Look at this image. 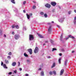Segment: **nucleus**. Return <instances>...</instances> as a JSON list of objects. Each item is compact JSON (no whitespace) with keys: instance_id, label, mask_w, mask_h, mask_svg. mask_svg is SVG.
I'll return each mask as SVG.
<instances>
[{"instance_id":"1","label":"nucleus","mask_w":76,"mask_h":76,"mask_svg":"<svg viewBox=\"0 0 76 76\" xmlns=\"http://www.w3.org/2000/svg\"><path fill=\"white\" fill-rule=\"evenodd\" d=\"M34 36L33 35L30 34L29 35V39L30 41H32V40H33L34 39Z\"/></svg>"},{"instance_id":"2","label":"nucleus","mask_w":76,"mask_h":76,"mask_svg":"<svg viewBox=\"0 0 76 76\" xmlns=\"http://www.w3.org/2000/svg\"><path fill=\"white\" fill-rule=\"evenodd\" d=\"M64 17L61 18L59 19V22L61 23L63 22L64 21Z\"/></svg>"},{"instance_id":"3","label":"nucleus","mask_w":76,"mask_h":76,"mask_svg":"<svg viewBox=\"0 0 76 76\" xmlns=\"http://www.w3.org/2000/svg\"><path fill=\"white\" fill-rule=\"evenodd\" d=\"M19 38V35L18 34H16L15 36V39H18Z\"/></svg>"},{"instance_id":"4","label":"nucleus","mask_w":76,"mask_h":76,"mask_svg":"<svg viewBox=\"0 0 76 76\" xmlns=\"http://www.w3.org/2000/svg\"><path fill=\"white\" fill-rule=\"evenodd\" d=\"M34 53H37L38 52V48L36 47L34 50Z\"/></svg>"},{"instance_id":"5","label":"nucleus","mask_w":76,"mask_h":76,"mask_svg":"<svg viewBox=\"0 0 76 76\" xmlns=\"http://www.w3.org/2000/svg\"><path fill=\"white\" fill-rule=\"evenodd\" d=\"M51 4L53 6H55L57 4V3L55 2H52L51 3Z\"/></svg>"},{"instance_id":"6","label":"nucleus","mask_w":76,"mask_h":76,"mask_svg":"<svg viewBox=\"0 0 76 76\" xmlns=\"http://www.w3.org/2000/svg\"><path fill=\"white\" fill-rule=\"evenodd\" d=\"M51 26H50L49 27V28L48 29V32H49V34H50V33H51Z\"/></svg>"},{"instance_id":"7","label":"nucleus","mask_w":76,"mask_h":76,"mask_svg":"<svg viewBox=\"0 0 76 76\" xmlns=\"http://www.w3.org/2000/svg\"><path fill=\"white\" fill-rule=\"evenodd\" d=\"M45 6L46 7H48V8H50V7H51V5L48 4H47L45 5Z\"/></svg>"},{"instance_id":"8","label":"nucleus","mask_w":76,"mask_h":76,"mask_svg":"<svg viewBox=\"0 0 76 76\" xmlns=\"http://www.w3.org/2000/svg\"><path fill=\"white\" fill-rule=\"evenodd\" d=\"M28 52H29L30 53V54H32V49H29L28 50Z\"/></svg>"},{"instance_id":"9","label":"nucleus","mask_w":76,"mask_h":76,"mask_svg":"<svg viewBox=\"0 0 76 76\" xmlns=\"http://www.w3.org/2000/svg\"><path fill=\"white\" fill-rule=\"evenodd\" d=\"M37 34L40 37V38H44V37L42 36V35H40L39 34L37 33Z\"/></svg>"},{"instance_id":"10","label":"nucleus","mask_w":76,"mask_h":76,"mask_svg":"<svg viewBox=\"0 0 76 76\" xmlns=\"http://www.w3.org/2000/svg\"><path fill=\"white\" fill-rule=\"evenodd\" d=\"M63 73H64V69H62L61 71L60 75H62Z\"/></svg>"},{"instance_id":"11","label":"nucleus","mask_w":76,"mask_h":76,"mask_svg":"<svg viewBox=\"0 0 76 76\" xmlns=\"http://www.w3.org/2000/svg\"><path fill=\"white\" fill-rule=\"evenodd\" d=\"M16 65V63L15 62H13L12 64V66H15Z\"/></svg>"},{"instance_id":"12","label":"nucleus","mask_w":76,"mask_h":76,"mask_svg":"<svg viewBox=\"0 0 76 76\" xmlns=\"http://www.w3.org/2000/svg\"><path fill=\"white\" fill-rule=\"evenodd\" d=\"M41 76H44V74L43 71H42L41 72Z\"/></svg>"},{"instance_id":"13","label":"nucleus","mask_w":76,"mask_h":76,"mask_svg":"<svg viewBox=\"0 0 76 76\" xmlns=\"http://www.w3.org/2000/svg\"><path fill=\"white\" fill-rule=\"evenodd\" d=\"M26 15L28 19H29L30 18V15H28V14H26Z\"/></svg>"},{"instance_id":"14","label":"nucleus","mask_w":76,"mask_h":76,"mask_svg":"<svg viewBox=\"0 0 76 76\" xmlns=\"http://www.w3.org/2000/svg\"><path fill=\"white\" fill-rule=\"evenodd\" d=\"M3 66L4 69H7V67L6 66V65L5 64H3Z\"/></svg>"},{"instance_id":"15","label":"nucleus","mask_w":76,"mask_h":76,"mask_svg":"<svg viewBox=\"0 0 76 76\" xmlns=\"http://www.w3.org/2000/svg\"><path fill=\"white\" fill-rule=\"evenodd\" d=\"M68 37L69 38H72V39H75V37H74L72 36L71 35L68 36Z\"/></svg>"},{"instance_id":"16","label":"nucleus","mask_w":76,"mask_h":76,"mask_svg":"<svg viewBox=\"0 0 76 76\" xmlns=\"http://www.w3.org/2000/svg\"><path fill=\"white\" fill-rule=\"evenodd\" d=\"M60 40L61 41H63V34H62L60 37Z\"/></svg>"},{"instance_id":"17","label":"nucleus","mask_w":76,"mask_h":76,"mask_svg":"<svg viewBox=\"0 0 76 76\" xmlns=\"http://www.w3.org/2000/svg\"><path fill=\"white\" fill-rule=\"evenodd\" d=\"M67 61L68 60L67 59H66L65 61V66H66V65H67Z\"/></svg>"},{"instance_id":"18","label":"nucleus","mask_w":76,"mask_h":76,"mask_svg":"<svg viewBox=\"0 0 76 76\" xmlns=\"http://www.w3.org/2000/svg\"><path fill=\"white\" fill-rule=\"evenodd\" d=\"M11 2L14 4H15V0H11Z\"/></svg>"},{"instance_id":"19","label":"nucleus","mask_w":76,"mask_h":76,"mask_svg":"<svg viewBox=\"0 0 76 76\" xmlns=\"http://www.w3.org/2000/svg\"><path fill=\"white\" fill-rule=\"evenodd\" d=\"M53 74L55 75H56V71L54 70L53 71Z\"/></svg>"},{"instance_id":"20","label":"nucleus","mask_w":76,"mask_h":76,"mask_svg":"<svg viewBox=\"0 0 76 76\" xmlns=\"http://www.w3.org/2000/svg\"><path fill=\"white\" fill-rule=\"evenodd\" d=\"M15 28H16V29H19V26L17 25L15 26Z\"/></svg>"},{"instance_id":"21","label":"nucleus","mask_w":76,"mask_h":76,"mask_svg":"<svg viewBox=\"0 0 76 76\" xmlns=\"http://www.w3.org/2000/svg\"><path fill=\"white\" fill-rule=\"evenodd\" d=\"M55 63H54L52 66L51 68H53V67H54L55 66Z\"/></svg>"},{"instance_id":"22","label":"nucleus","mask_w":76,"mask_h":76,"mask_svg":"<svg viewBox=\"0 0 76 76\" xmlns=\"http://www.w3.org/2000/svg\"><path fill=\"white\" fill-rule=\"evenodd\" d=\"M58 62L59 64H61V58H59L58 60Z\"/></svg>"},{"instance_id":"23","label":"nucleus","mask_w":76,"mask_h":76,"mask_svg":"<svg viewBox=\"0 0 76 76\" xmlns=\"http://www.w3.org/2000/svg\"><path fill=\"white\" fill-rule=\"evenodd\" d=\"M5 62L6 64H8L9 61L7 60H5Z\"/></svg>"},{"instance_id":"24","label":"nucleus","mask_w":76,"mask_h":76,"mask_svg":"<svg viewBox=\"0 0 76 76\" xmlns=\"http://www.w3.org/2000/svg\"><path fill=\"white\" fill-rule=\"evenodd\" d=\"M40 14L41 15H44V13L43 12H41L40 13Z\"/></svg>"},{"instance_id":"25","label":"nucleus","mask_w":76,"mask_h":76,"mask_svg":"<svg viewBox=\"0 0 76 76\" xmlns=\"http://www.w3.org/2000/svg\"><path fill=\"white\" fill-rule=\"evenodd\" d=\"M24 55L25 57H28V55H27V54H26L25 53H24Z\"/></svg>"},{"instance_id":"26","label":"nucleus","mask_w":76,"mask_h":76,"mask_svg":"<svg viewBox=\"0 0 76 76\" xmlns=\"http://www.w3.org/2000/svg\"><path fill=\"white\" fill-rule=\"evenodd\" d=\"M54 50H56L57 49L56 48H53V50H52V51H54Z\"/></svg>"},{"instance_id":"27","label":"nucleus","mask_w":76,"mask_h":76,"mask_svg":"<svg viewBox=\"0 0 76 76\" xmlns=\"http://www.w3.org/2000/svg\"><path fill=\"white\" fill-rule=\"evenodd\" d=\"M14 73H17V70H15L13 71Z\"/></svg>"},{"instance_id":"28","label":"nucleus","mask_w":76,"mask_h":76,"mask_svg":"<svg viewBox=\"0 0 76 76\" xmlns=\"http://www.w3.org/2000/svg\"><path fill=\"white\" fill-rule=\"evenodd\" d=\"M71 12H72V11H70L68 12V14L69 15H70V13H71Z\"/></svg>"},{"instance_id":"29","label":"nucleus","mask_w":76,"mask_h":76,"mask_svg":"<svg viewBox=\"0 0 76 76\" xmlns=\"http://www.w3.org/2000/svg\"><path fill=\"white\" fill-rule=\"evenodd\" d=\"M44 15L45 16V18H47V14H45Z\"/></svg>"},{"instance_id":"30","label":"nucleus","mask_w":76,"mask_h":76,"mask_svg":"<svg viewBox=\"0 0 76 76\" xmlns=\"http://www.w3.org/2000/svg\"><path fill=\"white\" fill-rule=\"evenodd\" d=\"M8 54L9 55V56H11V55H12V53L10 52L8 53Z\"/></svg>"},{"instance_id":"31","label":"nucleus","mask_w":76,"mask_h":76,"mask_svg":"<svg viewBox=\"0 0 76 76\" xmlns=\"http://www.w3.org/2000/svg\"><path fill=\"white\" fill-rule=\"evenodd\" d=\"M49 74H50V75H52L53 74V73L52 72H49Z\"/></svg>"},{"instance_id":"32","label":"nucleus","mask_w":76,"mask_h":76,"mask_svg":"<svg viewBox=\"0 0 76 76\" xmlns=\"http://www.w3.org/2000/svg\"><path fill=\"white\" fill-rule=\"evenodd\" d=\"M50 41L52 44H53V41L52 40H50Z\"/></svg>"},{"instance_id":"33","label":"nucleus","mask_w":76,"mask_h":76,"mask_svg":"<svg viewBox=\"0 0 76 76\" xmlns=\"http://www.w3.org/2000/svg\"><path fill=\"white\" fill-rule=\"evenodd\" d=\"M12 72H10L8 74L9 75H12Z\"/></svg>"},{"instance_id":"34","label":"nucleus","mask_w":76,"mask_h":76,"mask_svg":"<svg viewBox=\"0 0 76 76\" xmlns=\"http://www.w3.org/2000/svg\"><path fill=\"white\" fill-rule=\"evenodd\" d=\"M36 7L35 6H34L33 7V9H35Z\"/></svg>"},{"instance_id":"35","label":"nucleus","mask_w":76,"mask_h":76,"mask_svg":"<svg viewBox=\"0 0 76 76\" xmlns=\"http://www.w3.org/2000/svg\"><path fill=\"white\" fill-rule=\"evenodd\" d=\"M7 57L8 58V59H9V58L10 59L11 58L10 56H8Z\"/></svg>"},{"instance_id":"36","label":"nucleus","mask_w":76,"mask_h":76,"mask_svg":"<svg viewBox=\"0 0 76 76\" xmlns=\"http://www.w3.org/2000/svg\"><path fill=\"white\" fill-rule=\"evenodd\" d=\"M15 26H12V28H15Z\"/></svg>"},{"instance_id":"37","label":"nucleus","mask_w":76,"mask_h":76,"mask_svg":"<svg viewBox=\"0 0 76 76\" xmlns=\"http://www.w3.org/2000/svg\"><path fill=\"white\" fill-rule=\"evenodd\" d=\"M26 4V1H24L23 2V4Z\"/></svg>"},{"instance_id":"38","label":"nucleus","mask_w":76,"mask_h":76,"mask_svg":"<svg viewBox=\"0 0 76 76\" xmlns=\"http://www.w3.org/2000/svg\"><path fill=\"white\" fill-rule=\"evenodd\" d=\"M19 70L20 71H22V68H19Z\"/></svg>"},{"instance_id":"39","label":"nucleus","mask_w":76,"mask_h":76,"mask_svg":"<svg viewBox=\"0 0 76 76\" xmlns=\"http://www.w3.org/2000/svg\"><path fill=\"white\" fill-rule=\"evenodd\" d=\"M30 16H32V13H31L30 14Z\"/></svg>"},{"instance_id":"40","label":"nucleus","mask_w":76,"mask_h":76,"mask_svg":"<svg viewBox=\"0 0 76 76\" xmlns=\"http://www.w3.org/2000/svg\"><path fill=\"white\" fill-rule=\"evenodd\" d=\"M27 61L28 63H29V62H30V61H29V60H27Z\"/></svg>"},{"instance_id":"41","label":"nucleus","mask_w":76,"mask_h":76,"mask_svg":"<svg viewBox=\"0 0 76 76\" xmlns=\"http://www.w3.org/2000/svg\"><path fill=\"white\" fill-rule=\"evenodd\" d=\"M12 35H14V34H15V32H12Z\"/></svg>"},{"instance_id":"42","label":"nucleus","mask_w":76,"mask_h":76,"mask_svg":"<svg viewBox=\"0 0 76 76\" xmlns=\"http://www.w3.org/2000/svg\"><path fill=\"white\" fill-rule=\"evenodd\" d=\"M59 55L60 56H61L62 54L61 53H59Z\"/></svg>"},{"instance_id":"43","label":"nucleus","mask_w":76,"mask_h":76,"mask_svg":"<svg viewBox=\"0 0 76 76\" xmlns=\"http://www.w3.org/2000/svg\"><path fill=\"white\" fill-rule=\"evenodd\" d=\"M18 66H20V62H18Z\"/></svg>"},{"instance_id":"44","label":"nucleus","mask_w":76,"mask_h":76,"mask_svg":"<svg viewBox=\"0 0 76 76\" xmlns=\"http://www.w3.org/2000/svg\"><path fill=\"white\" fill-rule=\"evenodd\" d=\"M3 62H1V66H3Z\"/></svg>"},{"instance_id":"45","label":"nucleus","mask_w":76,"mask_h":76,"mask_svg":"<svg viewBox=\"0 0 76 76\" xmlns=\"http://www.w3.org/2000/svg\"><path fill=\"white\" fill-rule=\"evenodd\" d=\"M62 51H64V49H63L61 50Z\"/></svg>"},{"instance_id":"46","label":"nucleus","mask_w":76,"mask_h":76,"mask_svg":"<svg viewBox=\"0 0 76 76\" xmlns=\"http://www.w3.org/2000/svg\"><path fill=\"white\" fill-rule=\"evenodd\" d=\"M23 13H25V12H26V11H25V10H23Z\"/></svg>"},{"instance_id":"47","label":"nucleus","mask_w":76,"mask_h":76,"mask_svg":"<svg viewBox=\"0 0 76 76\" xmlns=\"http://www.w3.org/2000/svg\"><path fill=\"white\" fill-rule=\"evenodd\" d=\"M38 70H41V68H39Z\"/></svg>"},{"instance_id":"48","label":"nucleus","mask_w":76,"mask_h":76,"mask_svg":"<svg viewBox=\"0 0 76 76\" xmlns=\"http://www.w3.org/2000/svg\"><path fill=\"white\" fill-rule=\"evenodd\" d=\"M4 37H5V38H6V35L4 34Z\"/></svg>"},{"instance_id":"49","label":"nucleus","mask_w":76,"mask_h":76,"mask_svg":"<svg viewBox=\"0 0 76 76\" xmlns=\"http://www.w3.org/2000/svg\"><path fill=\"white\" fill-rule=\"evenodd\" d=\"M57 26L58 28H60V26H59L58 25H57Z\"/></svg>"},{"instance_id":"50","label":"nucleus","mask_w":76,"mask_h":76,"mask_svg":"<svg viewBox=\"0 0 76 76\" xmlns=\"http://www.w3.org/2000/svg\"><path fill=\"white\" fill-rule=\"evenodd\" d=\"M25 75H26V76H28V74H26Z\"/></svg>"},{"instance_id":"51","label":"nucleus","mask_w":76,"mask_h":76,"mask_svg":"<svg viewBox=\"0 0 76 76\" xmlns=\"http://www.w3.org/2000/svg\"><path fill=\"white\" fill-rule=\"evenodd\" d=\"M69 39V37H66V40H67V39Z\"/></svg>"},{"instance_id":"52","label":"nucleus","mask_w":76,"mask_h":76,"mask_svg":"<svg viewBox=\"0 0 76 76\" xmlns=\"http://www.w3.org/2000/svg\"><path fill=\"white\" fill-rule=\"evenodd\" d=\"M45 42H48V40H46L45 41Z\"/></svg>"},{"instance_id":"53","label":"nucleus","mask_w":76,"mask_h":76,"mask_svg":"<svg viewBox=\"0 0 76 76\" xmlns=\"http://www.w3.org/2000/svg\"><path fill=\"white\" fill-rule=\"evenodd\" d=\"M48 58H50V56H49L48 57Z\"/></svg>"},{"instance_id":"54","label":"nucleus","mask_w":76,"mask_h":76,"mask_svg":"<svg viewBox=\"0 0 76 76\" xmlns=\"http://www.w3.org/2000/svg\"><path fill=\"white\" fill-rule=\"evenodd\" d=\"M74 11L75 12V13H76V10H74Z\"/></svg>"},{"instance_id":"55","label":"nucleus","mask_w":76,"mask_h":76,"mask_svg":"<svg viewBox=\"0 0 76 76\" xmlns=\"http://www.w3.org/2000/svg\"><path fill=\"white\" fill-rule=\"evenodd\" d=\"M74 52H75V51H72V53H74Z\"/></svg>"},{"instance_id":"56","label":"nucleus","mask_w":76,"mask_h":76,"mask_svg":"<svg viewBox=\"0 0 76 76\" xmlns=\"http://www.w3.org/2000/svg\"><path fill=\"white\" fill-rule=\"evenodd\" d=\"M48 24L49 25L50 24H51V23H48Z\"/></svg>"},{"instance_id":"57","label":"nucleus","mask_w":76,"mask_h":76,"mask_svg":"<svg viewBox=\"0 0 76 76\" xmlns=\"http://www.w3.org/2000/svg\"><path fill=\"white\" fill-rule=\"evenodd\" d=\"M45 45V43H44L43 44V45Z\"/></svg>"},{"instance_id":"58","label":"nucleus","mask_w":76,"mask_h":76,"mask_svg":"<svg viewBox=\"0 0 76 76\" xmlns=\"http://www.w3.org/2000/svg\"><path fill=\"white\" fill-rule=\"evenodd\" d=\"M51 23H54V21H52V22H51Z\"/></svg>"},{"instance_id":"59","label":"nucleus","mask_w":76,"mask_h":76,"mask_svg":"<svg viewBox=\"0 0 76 76\" xmlns=\"http://www.w3.org/2000/svg\"><path fill=\"white\" fill-rule=\"evenodd\" d=\"M59 7V9H60V8H61V7Z\"/></svg>"},{"instance_id":"60","label":"nucleus","mask_w":76,"mask_h":76,"mask_svg":"<svg viewBox=\"0 0 76 76\" xmlns=\"http://www.w3.org/2000/svg\"><path fill=\"white\" fill-rule=\"evenodd\" d=\"M33 3H35V1H33Z\"/></svg>"},{"instance_id":"61","label":"nucleus","mask_w":76,"mask_h":76,"mask_svg":"<svg viewBox=\"0 0 76 76\" xmlns=\"http://www.w3.org/2000/svg\"><path fill=\"white\" fill-rule=\"evenodd\" d=\"M23 29H24V28H23Z\"/></svg>"},{"instance_id":"62","label":"nucleus","mask_w":76,"mask_h":76,"mask_svg":"<svg viewBox=\"0 0 76 76\" xmlns=\"http://www.w3.org/2000/svg\"><path fill=\"white\" fill-rule=\"evenodd\" d=\"M26 29V28H25V30H26V29Z\"/></svg>"}]
</instances>
